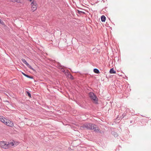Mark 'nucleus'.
<instances>
[{
	"label": "nucleus",
	"mask_w": 151,
	"mask_h": 151,
	"mask_svg": "<svg viewBox=\"0 0 151 151\" xmlns=\"http://www.w3.org/2000/svg\"><path fill=\"white\" fill-rule=\"evenodd\" d=\"M22 74H23V75H24V76H26V74H25L23 72H22Z\"/></svg>",
	"instance_id": "obj_19"
},
{
	"label": "nucleus",
	"mask_w": 151,
	"mask_h": 151,
	"mask_svg": "<svg viewBox=\"0 0 151 151\" xmlns=\"http://www.w3.org/2000/svg\"><path fill=\"white\" fill-rule=\"evenodd\" d=\"M84 127L87 129H90L95 131H98L99 129L96 125L91 123L86 124L84 125Z\"/></svg>",
	"instance_id": "obj_1"
},
{
	"label": "nucleus",
	"mask_w": 151,
	"mask_h": 151,
	"mask_svg": "<svg viewBox=\"0 0 151 151\" xmlns=\"http://www.w3.org/2000/svg\"><path fill=\"white\" fill-rule=\"evenodd\" d=\"M29 1L31 3V10L34 12L37 9V4L35 0H29Z\"/></svg>",
	"instance_id": "obj_2"
},
{
	"label": "nucleus",
	"mask_w": 151,
	"mask_h": 151,
	"mask_svg": "<svg viewBox=\"0 0 151 151\" xmlns=\"http://www.w3.org/2000/svg\"><path fill=\"white\" fill-rule=\"evenodd\" d=\"M8 0L10 2H15V0Z\"/></svg>",
	"instance_id": "obj_15"
},
{
	"label": "nucleus",
	"mask_w": 151,
	"mask_h": 151,
	"mask_svg": "<svg viewBox=\"0 0 151 151\" xmlns=\"http://www.w3.org/2000/svg\"><path fill=\"white\" fill-rule=\"evenodd\" d=\"M116 71H115L113 68L111 69L110 71V73H115Z\"/></svg>",
	"instance_id": "obj_10"
},
{
	"label": "nucleus",
	"mask_w": 151,
	"mask_h": 151,
	"mask_svg": "<svg viewBox=\"0 0 151 151\" xmlns=\"http://www.w3.org/2000/svg\"><path fill=\"white\" fill-rule=\"evenodd\" d=\"M61 71L62 72H64L65 71V70L63 68H62L61 69Z\"/></svg>",
	"instance_id": "obj_16"
},
{
	"label": "nucleus",
	"mask_w": 151,
	"mask_h": 151,
	"mask_svg": "<svg viewBox=\"0 0 151 151\" xmlns=\"http://www.w3.org/2000/svg\"><path fill=\"white\" fill-rule=\"evenodd\" d=\"M27 93L28 94V96L30 97H31V94L30 93L28 92H27Z\"/></svg>",
	"instance_id": "obj_12"
},
{
	"label": "nucleus",
	"mask_w": 151,
	"mask_h": 151,
	"mask_svg": "<svg viewBox=\"0 0 151 151\" xmlns=\"http://www.w3.org/2000/svg\"><path fill=\"white\" fill-rule=\"evenodd\" d=\"M19 144V142L17 141H12L11 142H8L9 148L10 147L16 146Z\"/></svg>",
	"instance_id": "obj_5"
},
{
	"label": "nucleus",
	"mask_w": 151,
	"mask_h": 151,
	"mask_svg": "<svg viewBox=\"0 0 151 151\" xmlns=\"http://www.w3.org/2000/svg\"><path fill=\"white\" fill-rule=\"evenodd\" d=\"M16 2L18 3H19L20 2V0H15V2Z\"/></svg>",
	"instance_id": "obj_14"
},
{
	"label": "nucleus",
	"mask_w": 151,
	"mask_h": 151,
	"mask_svg": "<svg viewBox=\"0 0 151 151\" xmlns=\"http://www.w3.org/2000/svg\"><path fill=\"white\" fill-rule=\"evenodd\" d=\"M22 61L23 62V63L25 64L30 69L32 70H33V71H35V70H34V69H33L27 63V62L26 61V60L24 59H23V58H22Z\"/></svg>",
	"instance_id": "obj_7"
},
{
	"label": "nucleus",
	"mask_w": 151,
	"mask_h": 151,
	"mask_svg": "<svg viewBox=\"0 0 151 151\" xmlns=\"http://www.w3.org/2000/svg\"><path fill=\"white\" fill-rule=\"evenodd\" d=\"M26 77L27 78H31V77L30 76H29L27 75H26Z\"/></svg>",
	"instance_id": "obj_18"
},
{
	"label": "nucleus",
	"mask_w": 151,
	"mask_h": 151,
	"mask_svg": "<svg viewBox=\"0 0 151 151\" xmlns=\"http://www.w3.org/2000/svg\"><path fill=\"white\" fill-rule=\"evenodd\" d=\"M0 23L2 25L4 24V22L3 21H1L0 19Z\"/></svg>",
	"instance_id": "obj_13"
},
{
	"label": "nucleus",
	"mask_w": 151,
	"mask_h": 151,
	"mask_svg": "<svg viewBox=\"0 0 151 151\" xmlns=\"http://www.w3.org/2000/svg\"><path fill=\"white\" fill-rule=\"evenodd\" d=\"M0 147L4 149L9 148L8 142L6 141H0Z\"/></svg>",
	"instance_id": "obj_3"
},
{
	"label": "nucleus",
	"mask_w": 151,
	"mask_h": 151,
	"mask_svg": "<svg viewBox=\"0 0 151 151\" xmlns=\"http://www.w3.org/2000/svg\"><path fill=\"white\" fill-rule=\"evenodd\" d=\"M5 124L10 127H12L14 126V123L13 122L8 119H7Z\"/></svg>",
	"instance_id": "obj_6"
},
{
	"label": "nucleus",
	"mask_w": 151,
	"mask_h": 151,
	"mask_svg": "<svg viewBox=\"0 0 151 151\" xmlns=\"http://www.w3.org/2000/svg\"><path fill=\"white\" fill-rule=\"evenodd\" d=\"M7 119L6 118H5L2 116H0V121L1 122L4 123L5 124L6 123V122L7 120Z\"/></svg>",
	"instance_id": "obj_8"
},
{
	"label": "nucleus",
	"mask_w": 151,
	"mask_h": 151,
	"mask_svg": "<svg viewBox=\"0 0 151 151\" xmlns=\"http://www.w3.org/2000/svg\"><path fill=\"white\" fill-rule=\"evenodd\" d=\"M106 19V17L104 15H102L101 17V20L102 22H105Z\"/></svg>",
	"instance_id": "obj_9"
},
{
	"label": "nucleus",
	"mask_w": 151,
	"mask_h": 151,
	"mask_svg": "<svg viewBox=\"0 0 151 151\" xmlns=\"http://www.w3.org/2000/svg\"><path fill=\"white\" fill-rule=\"evenodd\" d=\"M93 71L95 73H99V70L97 69H94L93 70Z\"/></svg>",
	"instance_id": "obj_11"
},
{
	"label": "nucleus",
	"mask_w": 151,
	"mask_h": 151,
	"mask_svg": "<svg viewBox=\"0 0 151 151\" xmlns=\"http://www.w3.org/2000/svg\"><path fill=\"white\" fill-rule=\"evenodd\" d=\"M89 95L91 99L95 103H97L98 101V99L95 95L92 92H90L89 93Z\"/></svg>",
	"instance_id": "obj_4"
},
{
	"label": "nucleus",
	"mask_w": 151,
	"mask_h": 151,
	"mask_svg": "<svg viewBox=\"0 0 151 151\" xmlns=\"http://www.w3.org/2000/svg\"><path fill=\"white\" fill-rule=\"evenodd\" d=\"M70 78L71 79H73V76L70 74Z\"/></svg>",
	"instance_id": "obj_17"
}]
</instances>
